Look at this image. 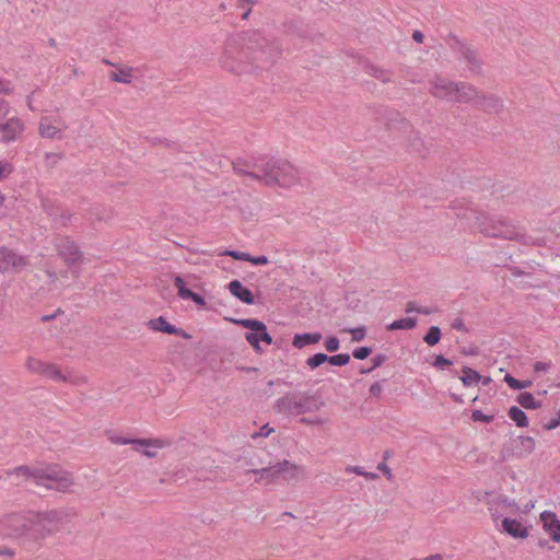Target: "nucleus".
Instances as JSON below:
<instances>
[{
    "mask_svg": "<svg viewBox=\"0 0 560 560\" xmlns=\"http://www.w3.org/2000/svg\"><path fill=\"white\" fill-rule=\"evenodd\" d=\"M42 375L56 381H69L68 377L61 373L60 369L56 364L46 363Z\"/></svg>",
    "mask_w": 560,
    "mask_h": 560,
    "instance_id": "473e14b6",
    "label": "nucleus"
},
{
    "mask_svg": "<svg viewBox=\"0 0 560 560\" xmlns=\"http://www.w3.org/2000/svg\"><path fill=\"white\" fill-rule=\"evenodd\" d=\"M45 272H46V275H47V276H48V278H49V283H50V284H54V283H56V282H57V280H58V273H57L55 270H52V269H50V268H46V269H45Z\"/></svg>",
    "mask_w": 560,
    "mask_h": 560,
    "instance_id": "052dcab7",
    "label": "nucleus"
},
{
    "mask_svg": "<svg viewBox=\"0 0 560 560\" xmlns=\"http://www.w3.org/2000/svg\"><path fill=\"white\" fill-rule=\"evenodd\" d=\"M377 119H382L385 127L392 131L408 132L411 130V124L399 112L387 107H378L376 109Z\"/></svg>",
    "mask_w": 560,
    "mask_h": 560,
    "instance_id": "9b49d317",
    "label": "nucleus"
},
{
    "mask_svg": "<svg viewBox=\"0 0 560 560\" xmlns=\"http://www.w3.org/2000/svg\"><path fill=\"white\" fill-rule=\"evenodd\" d=\"M475 107L488 114H500L503 108V100L495 94H487L480 91Z\"/></svg>",
    "mask_w": 560,
    "mask_h": 560,
    "instance_id": "2eb2a0df",
    "label": "nucleus"
},
{
    "mask_svg": "<svg viewBox=\"0 0 560 560\" xmlns=\"http://www.w3.org/2000/svg\"><path fill=\"white\" fill-rule=\"evenodd\" d=\"M195 304H197L198 306H206V300L203 296H201L200 294L198 293H192V296L190 299Z\"/></svg>",
    "mask_w": 560,
    "mask_h": 560,
    "instance_id": "bf43d9fd",
    "label": "nucleus"
},
{
    "mask_svg": "<svg viewBox=\"0 0 560 560\" xmlns=\"http://www.w3.org/2000/svg\"><path fill=\"white\" fill-rule=\"evenodd\" d=\"M13 91L11 84L9 82H3L0 80V94L9 95Z\"/></svg>",
    "mask_w": 560,
    "mask_h": 560,
    "instance_id": "13d9d810",
    "label": "nucleus"
},
{
    "mask_svg": "<svg viewBox=\"0 0 560 560\" xmlns=\"http://www.w3.org/2000/svg\"><path fill=\"white\" fill-rule=\"evenodd\" d=\"M149 329L153 331H160L168 335H176L184 339H190L191 336L182 328L170 324L164 316H159L147 322Z\"/></svg>",
    "mask_w": 560,
    "mask_h": 560,
    "instance_id": "dca6fc26",
    "label": "nucleus"
},
{
    "mask_svg": "<svg viewBox=\"0 0 560 560\" xmlns=\"http://www.w3.org/2000/svg\"><path fill=\"white\" fill-rule=\"evenodd\" d=\"M0 556L12 558L14 556V551L9 547L0 546Z\"/></svg>",
    "mask_w": 560,
    "mask_h": 560,
    "instance_id": "e2e57ef3",
    "label": "nucleus"
},
{
    "mask_svg": "<svg viewBox=\"0 0 560 560\" xmlns=\"http://www.w3.org/2000/svg\"><path fill=\"white\" fill-rule=\"evenodd\" d=\"M285 31L291 34H296L299 36H304V34L300 30V25L298 21H290L284 24Z\"/></svg>",
    "mask_w": 560,
    "mask_h": 560,
    "instance_id": "09e8293b",
    "label": "nucleus"
},
{
    "mask_svg": "<svg viewBox=\"0 0 560 560\" xmlns=\"http://www.w3.org/2000/svg\"><path fill=\"white\" fill-rule=\"evenodd\" d=\"M372 353V349L370 347H358L353 350L352 355L357 360H364Z\"/></svg>",
    "mask_w": 560,
    "mask_h": 560,
    "instance_id": "49530a36",
    "label": "nucleus"
},
{
    "mask_svg": "<svg viewBox=\"0 0 560 560\" xmlns=\"http://www.w3.org/2000/svg\"><path fill=\"white\" fill-rule=\"evenodd\" d=\"M28 266V259L9 249L8 247L0 248V271H14L20 272Z\"/></svg>",
    "mask_w": 560,
    "mask_h": 560,
    "instance_id": "4468645a",
    "label": "nucleus"
},
{
    "mask_svg": "<svg viewBox=\"0 0 560 560\" xmlns=\"http://www.w3.org/2000/svg\"><path fill=\"white\" fill-rule=\"evenodd\" d=\"M320 332H304V334H296L293 337L292 346L296 349H302L308 345H315L320 341L322 339Z\"/></svg>",
    "mask_w": 560,
    "mask_h": 560,
    "instance_id": "393cba45",
    "label": "nucleus"
},
{
    "mask_svg": "<svg viewBox=\"0 0 560 560\" xmlns=\"http://www.w3.org/2000/svg\"><path fill=\"white\" fill-rule=\"evenodd\" d=\"M174 285L177 288V294L183 300H190L192 296V291L186 287V282L180 276L174 277Z\"/></svg>",
    "mask_w": 560,
    "mask_h": 560,
    "instance_id": "72a5a7b5",
    "label": "nucleus"
},
{
    "mask_svg": "<svg viewBox=\"0 0 560 560\" xmlns=\"http://www.w3.org/2000/svg\"><path fill=\"white\" fill-rule=\"evenodd\" d=\"M504 382L512 389H515V390H522V389L528 388V387H530L533 385V381H530V380L520 381V380H516L514 376H512L509 373L505 374Z\"/></svg>",
    "mask_w": 560,
    "mask_h": 560,
    "instance_id": "f704fd0d",
    "label": "nucleus"
},
{
    "mask_svg": "<svg viewBox=\"0 0 560 560\" xmlns=\"http://www.w3.org/2000/svg\"><path fill=\"white\" fill-rule=\"evenodd\" d=\"M324 401L318 400L314 395L307 393H288L277 399L275 411L285 416H300L317 411Z\"/></svg>",
    "mask_w": 560,
    "mask_h": 560,
    "instance_id": "423d86ee",
    "label": "nucleus"
},
{
    "mask_svg": "<svg viewBox=\"0 0 560 560\" xmlns=\"http://www.w3.org/2000/svg\"><path fill=\"white\" fill-rule=\"evenodd\" d=\"M222 255L230 256L233 259L241 260V261H248V258L250 256V254H248V253L234 250V249H226L222 253Z\"/></svg>",
    "mask_w": 560,
    "mask_h": 560,
    "instance_id": "79ce46f5",
    "label": "nucleus"
},
{
    "mask_svg": "<svg viewBox=\"0 0 560 560\" xmlns=\"http://www.w3.org/2000/svg\"><path fill=\"white\" fill-rule=\"evenodd\" d=\"M429 93L440 100H446L453 102L455 91L457 89V82L448 80L440 74H435L429 80Z\"/></svg>",
    "mask_w": 560,
    "mask_h": 560,
    "instance_id": "f8f14e48",
    "label": "nucleus"
},
{
    "mask_svg": "<svg viewBox=\"0 0 560 560\" xmlns=\"http://www.w3.org/2000/svg\"><path fill=\"white\" fill-rule=\"evenodd\" d=\"M382 390H383L382 385L378 382L373 383L369 389L370 394L375 397H378L381 395Z\"/></svg>",
    "mask_w": 560,
    "mask_h": 560,
    "instance_id": "6e6d98bb",
    "label": "nucleus"
},
{
    "mask_svg": "<svg viewBox=\"0 0 560 560\" xmlns=\"http://www.w3.org/2000/svg\"><path fill=\"white\" fill-rule=\"evenodd\" d=\"M42 208L44 212L51 219V223L55 228H65L69 224L72 213L68 212L60 205H57L50 199H42Z\"/></svg>",
    "mask_w": 560,
    "mask_h": 560,
    "instance_id": "ddd939ff",
    "label": "nucleus"
},
{
    "mask_svg": "<svg viewBox=\"0 0 560 560\" xmlns=\"http://www.w3.org/2000/svg\"><path fill=\"white\" fill-rule=\"evenodd\" d=\"M544 529L550 535L555 542L560 541V521L555 512L544 511L540 514Z\"/></svg>",
    "mask_w": 560,
    "mask_h": 560,
    "instance_id": "6ab92c4d",
    "label": "nucleus"
},
{
    "mask_svg": "<svg viewBox=\"0 0 560 560\" xmlns=\"http://www.w3.org/2000/svg\"><path fill=\"white\" fill-rule=\"evenodd\" d=\"M407 133H409L407 139L409 149L412 152L424 156L428 153V150L425 148L423 140L419 137L418 132H416L411 127V130H409Z\"/></svg>",
    "mask_w": 560,
    "mask_h": 560,
    "instance_id": "cd10ccee",
    "label": "nucleus"
},
{
    "mask_svg": "<svg viewBox=\"0 0 560 560\" xmlns=\"http://www.w3.org/2000/svg\"><path fill=\"white\" fill-rule=\"evenodd\" d=\"M131 71V68H127L119 70V72H112L110 79L114 82L130 83L132 78Z\"/></svg>",
    "mask_w": 560,
    "mask_h": 560,
    "instance_id": "e433bc0d",
    "label": "nucleus"
},
{
    "mask_svg": "<svg viewBox=\"0 0 560 560\" xmlns=\"http://www.w3.org/2000/svg\"><path fill=\"white\" fill-rule=\"evenodd\" d=\"M412 38L415 42L417 43H422L423 42V38H424V35L421 31H418L416 30L413 33H412Z\"/></svg>",
    "mask_w": 560,
    "mask_h": 560,
    "instance_id": "774afa93",
    "label": "nucleus"
},
{
    "mask_svg": "<svg viewBox=\"0 0 560 560\" xmlns=\"http://www.w3.org/2000/svg\"><path fill=\"white\" fill-rule=\"evenodd\" d=\"M516 401L525 409L535 410L542 406L540 400L535 399L534 395L529 392H522L516 397Z\"/></svg>",
    "mask_w": 560,
    "mask_h": 560,
    "instance_id": "c85d7f7f",
    "label": "nucleus"
},
{
    "mask_svg": "<svg viewBox=\"0 0 560 560\" xmlns=\"http://www.w3.org/2000/svg\"><path fill=\"white\" fill-rule=\"evenodd\" d=\"M8 474L24 477L25 480H32L36 487L58 492H67L73 485L71 474L61 470L57 465H21L14 467Z\"/></svg>",
    "mask_w": 560,
    "mask_h": 560,
    "instance_id": "f03ea898",
    "label": "nucleus"
},
{
    "mask_svg": "<svg viewBox=\"0 0 560 560\" xmlns=\"http://www.w3.org/2000/svg\"><path fill=\"white\" fill-rule=\"evenodd\" d=\"M471 419L474 421H481L485 423H490L493 421L494 416L493 415H485L481 410H474L471 413Z\"/></svg>",
    "mask_w": 560,
    "mask_h": 560,
    "instance_id": "a18cd8bd",
    "label": "nucleus"
},
{
    "mask_svg": "<svg viewBox=\"0 0 560 560\" xmlns=\"http://www.w3.org/2000/svg\"><path fill=\"white\" fill-rule=\"evenodd\" d=\"M244 463L250 467L246 470V474L259 475V479H257L256 482L264 480L265 485L276 483L280 479L287 481L291 480L296 477L299 470L298 465L287 459L272 465L271 462L261 459L257 454L250 457H244Z\"/></svg>",
    "mask_w": 560,
    "mask_h": 560,
    "instance_id": "20e7f679",
    "label": "nucleus"
},
{
    "mask_svg": "<svg viewBox=\"0 0 560 560\" xmlns=\"http://www.w3.org/2000/svg\"><path fill=\"white\" fill-rule=\"evenodd\" d=\"M419 307L420 306H418L416 302L410 301L406 305V312L407 313H411V312L418 313Z\"/></svg>",
    "mask_w": 560,
    "mask_h": 560,
    "instance_id": "338daca9",
    "label": "nucleus"
},
{
    "mask_svg": "<svg viewBox=\"0 0 560 560\" xmlns=\"http://www.w3.org/2000/svg\"><path fill=\"white\" fill-rule=\"evenodd\" d=\"M550 366H551V362L537 361L534 363L533 369H534V372L538 373V372H544V371L549 370Z\"/></svg>",
    "mask_w": 560,
    "mask_h": 560,
    "instance_id": "603ef678",
    "label": "nucleus"
},
{
    "mask_svg": "<svg viewBox=\"0 0 560 560\" xmlns=\"http://www.w3.org/2000/svg\"><path fill=\"white\" fill-rule=\"evenodd\" d=\"M8 110L9 104L4 100L0 98V117L5 116Z\"/></svg>",
    "mask_w": 560,
    "mask_h": 560,
    "instance_id": "69168bd1",
    "label": "nucleus"
},
{
    "mask_svg": "<svg viewBox=\"0 0 560 560\" xmlns=\"http://www.w3.org/2000/svg\"><path fill=\"white\" fill-rule=\"evenodd\" d=\"M559 425H560V413L558 415L557 418H553L549 422L545 423L544 429L550 431V430L558 428Z\"/></svg>",
    "mask_w": 560,
    "mask_h": 560,
    "instance_id": "5fc2aeb1",
    "label": "nucleus"
},
{
    "mask_svg": "<svg viewBox=\"0 0 560 560\" xmlns=\"http://www.w3.org/2000/svg\"><path fill=\"white\" fill-rule=\"evenodd\" d=\"M261 174V182L268 186L290 188L299 183L298 170L287 160L269 158L257 160L253 164Z\"/></svg>",
    "mask_w": 560,
    "mask_h": 560,
    "instance_id": "7ed1b4c3",
    "label": "nucleus"
},
{
    "mask_svg": "<svg viewBox=\"0 0 560 560\" xmlns=\"http://www.w3.org/2000/svg\"><path fill=\"white\" fill-rule=\"evenodd\" d=\"M502 530L513 538H526L528 529L518 520L504 517L501 521Z\"/></svg>",
    "mask_w": 560,
    "mask_h": 560,
    "instance_id": "4be33fe9",
    "label": "nucleus"
},
{
    "mask_svg": "<svg viewBox=\"0 0 560 560\" xmlns=\"http://www.w3.org/2000/svg\"><path fill=\"white\" fill-rule=\"evenodd\" d=\"M536 441L532 436L518 435L506 442L500 453L501 462L509 458H523L534 452Z\"/></svg>",
    "mask_w": 560,
    "mask_h": 560,
    "instance_id": "9d476101",
    "label": "nucleus"
},
{
    "mask_svg": "<svg viewBox=\"0 0 560 560\" xmlns=\"http://www.w3.org/2000/svg\"><path fill=\"white\" fill-rule=\"evenodd\" d=\"M249 163L243 160H237L233 162V170L237 175L248 177L254 180L261 182V174L258 170L255 171L247 170L249 167Z\"/></svg>",
    "mask_w": 560,
    "mask_h": 560,
    "instance_id": "bb28decb",
    "label": "nucleus"
},
{
    "mask_svg": "<svg viewBox=\"0 0 560 560\" xmlns=\"http://www.w3.org/2000/svg\"><path fill=\"white\" fill-rule=\"evenodd\" d=\"M38 132L44 138L60 139V121L57 118L45 116L39 121Z\"/></svg>",
    "mask_w": 560,
    "mask_h": 560,
    "instance_id": "aec40b11",
    "label": "nucleus"
},
{
    "mask_svg": "<svg viewBox=\"0 0 560 560\" xmlns=\"http://www.w3.org/2000/svg\"><path fill=\"white\" fill-rule=\"evenodd\" d=\"M62 154L61 153H46L45 155V162H46V166L48 167H54L57 165V163L62 159Z\"/></svg>",
    "mask_w": 560,
    "mask_h": 560,
    "instance_id": "de8ad7c7",
    "label": "nucleus"
},
{
    "mask_svg": "<svg viewBox=\"0 0 560 560\" xmlns=\"http://www.w3.org/2000/svg\"><path fill=\"white\" fill-rule=\"evenodd\" d=\"M481 90H478L470 83L459 81L457 82V89L453 102L456 103H472L476 105L477 98Z\"/></svg>",
    "mask_w": 560,
    "mask_h": 560,
    "instance_id": "a211bd4d",
    "label": "nucleus"
},
{
    "mask_svg": "<svg viewBox=\"0 0 560 560\" xmlns=\"http://www.w3.org/2000/svg\"><path fill=\"white\" fill-rule=\"evenodd\" d=\"M109 441L116 445L130 444V445H132L135 451H140L139 446H144V447L153 446V447L162 448L165 445V443L160 439H128V438H124V436L113 435V436H109Z\"/></svg>",
    "mask_w": 560,
    "mask_h": 560,
    "instance_id": "f3484780",
    "label": "nucleus"
},
{
    "mask_svg": "<svg viewBox=\"0 0 560 560\" xmlns=\"http://www.w3.org/2000/svg\"><path fill=\"white\" fill-rule=\"evenodd\" d=\"M328 360V354L326 353H322V352H318V353H315L313 354L312 357H310L307 360H306V364L312 369H316L318 366H320L323 363H326Z\"/></svg>",
    "mask_w": 560,
    "mask_h": 560,
    "instance_id": "58836bf2",
    "label": "nucleus"
},
{
    "mask_svg": "<svg viewBox=\"0 0 560 560\" xmlns=\"http://www.w3.org/2000/svg\"><path fill=\"white\" fill-rule=\"evenodd\" d=\"M45 364L46 363L40 361V360H36V359H33V358H30L27 360L26 366L32 372H35V373H38V374H43Z\"/></svg>",
    "mask_w": 560,
    "mask_h": 560,
    "instance_id": "a19ab883",
    "label": "nucleus"
},
{
    "mask_svg": "<svg viewBox=\"0 0 560 560\" xmlns=\"http://www.w3.org/2000/svg\"><path fill=\"white\" fill-rule=\"evenodd\" d=\"M441 336H442V332H441V329L439 326H431L427 334L424 335L423 337V341L428 345V346H435L436 343H439V341L441 340Z\"/></svg>",
    "mask_w": 560,
    "mask_h": 560,
    "instance_id": "c9c22d12",
    "label": "nucleus"
},
{
    "mask_svg": "<svg viewBox=\"0 0 560 560\" xmlns=\"http://www.w3.org/2000/svg\"><path fill=\"white\" fill-rule=\"evenodd\" d=\"M58 521L56 512H48L40 516L35 524V530L40 533L42 537L49 535L56 530V522Z\"/></svg>",
    "mask_w": 560,
    "mask_h": 560,
    "instance_id": "b1692460",
    "label": "nucleus"
},
{
    "mask_svg": "<svg viewBox=\"0 0 560 560\" xmlns=\"http://www.w3.org/2000/svg\"><path fill=\"white\" fill-rule=\"evenodd\" d=\"M248 262H252L253 265H267L269 262V259L265 255L260 256H249Z\"/></svg>",
    "mask_w": 560,
    "mask_h": 560,
    "instance_id": "8fccbe9b",
    "label": "nucleus"
},
{
    "mask_svg": "<svg viewBox=\"0 0 560 560\" xmlns=\"http://www.w3.org/2000/svg\"><path fill=\"white\" fill-rule=\"evenodd\" d=\"M54 245L58 256L63 260L70 269V273L74 279L80 277V265L83 261V253L78 244L70 236L58 235L54 240Z\"/></svg>",
    "mask_w": 560,
    "mask_h": 560,
    "instance_id": "0eeeda50",
    "label": "nucleus"
},
{
    "mask_svg": "<svg viewBox=\"0 0 560 560\" xmlns=\"http://www.w3.org/2000/svg\"><path fill=\"white\" fill-rule=\"evenodd\" d=\"M350 354L349 353H339L334 355H328L327 363L335 365V366H345L350 362Z\"/></svg>",
    "mask_w": 560,
    "mask_h": 560,
    "instance_id": "4c0bfd02",
    "label": "nucleus"
},
{
    "mask_svg": "<svg viewBox=\"0 0 560 560\" xmlns=\"http://www.w3.org/2000/svg\"><path fill=\"white\" fill-rule=\"evenodd\" d=\"M508 416L518 428H527L529 424L527 415L517 406H512L508 410Z\"/></svg>",
    "mask_w": 560,
    "mask_h": 560,
    "instance_id": "c756f323",
    "label": "nucleus"
},
{
    "mask_svg": "<svg viewBox=\"0 0 560 560\" xmlns=\"http://www.w3.org/2000/svg\"><path fill=\"white\" fill-rule=\"evenodd\" d=\"M452 328L464 332L468 331L464 320L459 317L454 319V322L452 323Z\"/></svg>",
    "mask_w": 560,
    "mask_h": 560,
    "instance_id": "864d4df0",
    "label": "nucleus"
},
{
    "mask_svg": "<svg viewBox=\"0 0 560 560\" xmlns=\"http://www.w3.org/2000/svg\"><path fill=\"white\" fill-rule=\"evenodd\" d=\"M11 173V167L8 164H2L0 162V179L4 178L8 174Z\"/></svg>",
    "mask_w": 560,
    "mask_h": 560,
    "instance_id": "0e129e2a",
    "label": "nucleus"
},
{
    "mask_svg": "<svg viewBox=\"0 0 560 560\" xmlns=\"http://www.w3.org/2000/svg\"><path fill=\"white\" fill-rule=\"evenodd\" d=\"M300 422L311 425V424H322V423H324V420L320 418H315V419L301 418Z\"/></svg>",
    "mask_w": 560,
    "mask_h": 560,
    "instance_id": "680f3d73",
    "label": "nucleus"
},
{
    "mask_svg": "<svg viewBox=\"0 0 560 560\" xmlns=\"http://www.w3.org/2000/svg\"><path fill=\"white\" fill-rule=\"evenodd\" d=\"M364 71H365V73L370 74L371 77L380 80L382 83H389L393 81L392 72L389 70L381 68L374 63H370V62L365 63Z\"/></svg>",
    "mask_w": 560,
    "mask_h": 560,
    "instance_id": "a878e982",
    "label": "nucleus"
},
{
    "mask_svg": "<svg viewBox=\"0 0 560 560\" xmlns=\"http://www.w3.org/2000/svg\"><path fill=\"white\" fill-rule=\"evenodd\" d=\"M236 325H240L249 331L245 332L246 341L254 348L257 353H261L260 341L271 345L273 342L272 337L267 330V326L264 322L256 318H241L232 319Z\"/></svg>",
    "mask_w": 560,
    "mask_h": 560,
    "instance_id": "6e6552de",
    "label": "nucleus"
},
{
    "mask_svg": "<svg viewBox=\"0 0 560 560\" xmlns=\"http://www.w3.org/2000/svg\"><path fill=\"white\" fill-rule=\"evenodd\" d=\"M377 469L382 471L388 480L393 478L392 471L389 467L385 464V462H382L377 465Z\"/></svg>",
    "mask_w": 560,
    "mask_h": 560,
    "instance_id": "4d7b16f0",
    "label": "nucleus"
},
{
    "mask_svg": "<svg viewBox=\"0 0 560 560\" xmlns=\"http://www.w3.org/2000/svg\"><path fill=\"white\" fill-rule=\"evenodd\" d=\"M445 42L453 51L460 55V58L466 62L471 73L481 74L482 60L479 58L476 49L453 33L447 35Z\"/></svg>",
    "mask_w": 560,
    "mask_h": 560,
    "instance_id": "1a4fd4ad",
    "label": "nucleus"
},
{
    "mask_svg": "<svg viewBox=\"0 0 560 560\" xmlns=\"http://www.w3.org/2000/svg\"><path fill=\"white\" fill-rule=\"evenodd\" d=\"M342 331L351 334L353 341H361L365 338L366 335V328L364 326L355 328H345Z\"/></svg>",
    "mask_w": 560,
    "mask_h": 560,
    "instance_id": "ea45409f",
    "label": "nucleus"
},
{
    "mask_svg": "<svg viewBox=\"0 0 560 560\" xmlns=\"http://www.w3.org/2000/svg\"><path fill=\"white\" fill-rule=\"evenodd\" d=\"M462 372H463V375L459 378H460L463 385L466 387L476 385L481 380V375L477 371H475L474 369H471L469 366H464Z\"/></svg>",
    "mask_w": 560,
    "mask_h": 560,
    "instance_id": "7c9ffc66",
    "label": "nucleus"
},
{
    "mask_svg": "<svg viewBox=\"0 0 560 560\" xmlns=\"http://www.w3.org/2000/svg\"><path fill=\"white\" fill-rule=\"evenodd\" d=\"M0 129L3 133L2 142L8 143L13 141L23 131L24 126L20 119L11 118L5 124H0Z\"/></svg>",
    "mask_w": 560,
    "mask_h": 560,
    "instance_id": "5701e85b",
    "label": "nucleus"
},
{
    "mask_svg": "<svg viewBox=\"0 0 560 560\" xmlns=\"http://www.w3.org/2000/svg\"><path fill=\"white\" fill-rule=\"evenodd\" d=\"M228 289L234 298H236L244 304L252 305L255 303V296L253 292L248 288L244 287L240 280H232L228 284Z\"/></svg>",
    "mask_w": 560,
    "mask_h": 560,
    "instance_id": "412c9836",
    "label": "nucleus"
},
{
    "mask_svg": "<svg viewBox=\"0 0 560 560\" xmlns=\"http://www.w3.org/2000/svg\"><path fill=\"white\" fill-rule=\"evenodd\" d=\"M324 346L328 352H336L339 350L340 341L336 336H329L325 339Z\"/></svg>",
    "mask_w": 560,
    "mask_h": 560,
    "instance_id": "37998d69",
    "label": "nucleus"
},
{
    "mask_svg": "<svg viewBox=\"0 0 560 560\" xmlns=\"http://www.w3.org/2000/svg\"><path fill=\"white\" fill-rule=\"evenodd\" d=\"M452 364L453 362L450 359L443 357L442 354L435 355L434 361L432 362V365L438 370H445Z\"/></svg>",
    "mask_w": 560,
    "mask_h": 560,
    "instance_id": "c03bdc74",
    "label": "nucleus"
},
{
    "mask_svg": "<svg viewBox=\"0 0 560 560\" xmlns=\"http://www.w3.org/2000/svg\"><path fill=\"white\" fill-rule=\"evenodd\" d=\"M387 360V355L378 353L372 358V369L380 368Z\"/></svg>",
    "mask_w": 560,
    "mask_h": 560,
    "instance_id": "3c124183",
    "label": "nucleus"
},
{
    "mask_svg": "<svg viewBox=\"0 0 560 560\" xmlns=\"http://www.w3.org/2000/svg\"><path fill=\"white\" fill-rule=\"evenodd\" d=\"M416 325H417L416 318L406 317V318H400V319L394 320L386 327V329L387 330H398V329L409 330V329L415 328Z\"/></svg>",
    "mask_w": 560,
    "mask_h": 560,
    "instance_id": "2f4dec72",
    "label": "nucleus"
},
{
    "mask_svg": "<svg viewBox=\"0 0 560 560\" xmlns=\"http://www.w3.org/2000/svg\"><path fill=\"white\" fill-rule=\"evenodd\" d=\"M477 228L487 237L518 241L525 245L529 243V237L511 220L503 217H479Z\"/></svg>",
    "mask_w": 560,
    "mask_h": 560,
    "instance_id": "39448f33",
    "label": "nucleus"
},
{
    "mask_svg": "<svg viewBox=\"0 0 560 560\" xmlns=\"http://www.w3.org/2000/svg\"><path fill=\"white\" fill-rule=\"evenodd\" d=\"M281 55L282 48L276 39L248 30L228 37L220 63L226 71L241 75L269 69Z\"/></svg>",
    "mask_w": 560,
    "mask_h": 560,
    "instance_id": "f257e3e1",
    "label": "nucleus"
}]
</instances>
